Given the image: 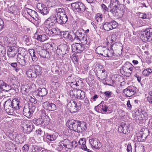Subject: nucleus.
<instances>
[{"mask_svg":"<svg viewBox=\"0 0 152 152\" xmlns=\"http://www.w3.org/2000/svg\"><path fill=\"white\" fill-rule=\"evenodd\" d=\"M38 92L39 96L41 97L46 95L47 93V90L44 88H39L38 90Z\"/></svg>","mask_w":152,"mask_h":152,"instance_id":"obj_39","label":"nucleus"},{"mask_svg":"<svg viewBox=\"0 0 152 152\" xmlns=\"http://www.w3.org/2000/svg\"><path fill=\"white\" fill-rule=\"evenodd\" d=\"M11 67L13 68V69L16 72H18L20 70V68L17 67V63H12L10 64Z\"/></svg>","mask_w":152,"mask_h":152,"instance_id":"obj_50","label":"nucleus"},{"mask_svg":"<svg viewBox=\"0 0 152 152\" xmlns=\"http://www.w3.org/2000/svg\"><path fill=\"white\" fill-rule=\"evenodd\" d=\"M101 6L104 12H109L110 11V7L107 8L105 5L103 4H102Z\"/></svg>","mask_w":152,"mask_h":152,"instance_id":"obj_58","label":"nucleus"},{"mask_svg":"<svg viewBox=\"0 0 152 152\" xmlns=\"http://www.w3.org/2000/svg\"><path fill=\"white\" fill-rule=\"evenodd\" d=\"M44 26L45 28H53L55 24L47 19L44 22Z\"/></svg>","mask_w":152,"mask_h":152,"instance_id":"obj_37","label":"nucleus"},{"mask_svg":"<svg viewBox=\"0 0 152 152\" xmlns=\"http://www.w3.org/2000/svg\"><path fill=\"white\" fill-rule=\"evenodd\" d=\"M34 38L37 40L42 42L46 40L48 37L45 34H41L38 31L34 34Z\"/></svg>","mask_w":152,"mask_h":152,"instance_id":"obj_19","label":"nucleus"},{"mask_svg":"<svg viewBox=\"0 0 152 152\" xmlns=\"http://www.w3.org/2000/svg\"><path fill=\"white\" fill-rule=\"evenodd\" d=\"M55 14L47 19L55 24L57 23L61 25L65 23L68 20L65 10L62 8L58 7L54 10Z\"/></svg>","mask_w":152,"mask_h":152,"instance_id":"obj_1","label":"nucleus"},{"mask_svg":"<svg viewBox=\"0 0 152 152\" xmlns=\"http://www.w3.org/2000/svg\"><path fill=\"white\" fill-rule=\"evenodd\" d=\"M78 42H80L81 43H83L85 45L86 44L88 45L90 43L89 38L85 34Z\"/></svg>","mask_w":152,"mask_h":152,"instance_id":"obj_31","label":"nucleus"},{"mask_svg":"<svg viewBox=\"0 0 152 152\" xmlns=\"http://www.w3.org/2000/svg\"><path fill=\"white\" fill-rule=\"evenodd\" d=\"M52 36L58 35L60 33L59 29L55 26L52 28Z\"/></svg>","mask_w":152,"mask_h":152,"instance_id":"obj_44","label":"nucleus"},{"mask_svg":"<svg viewBox=\"0 0 152 152\" xmlns=\"http://www.w3.org/2000/svg\"><path fill=\"white\" fill-rule=\"evenodd\" d=\"M134 67H130L122 69L125 72H126L128 76H130L132 72L134 70Z\"/></svg>","mask_w":152,"mask_h":152,"instance_id":"obj_41","label":"nucleus"},{"mask_svg":"<svg viewBox=\"0 0 152 152\" xmlns=\"http://www.w3.org/2000/svg\"><path fill=\"white\" fill-rule=\"evenodd\" d=\"M7 84L2 80H0V88L3 91H4Z\"/></svg>","mask_w":152,"mask_h":152,"instance_id":"obj_56","label":"nucleus"},{"mask_svg":"<svg viewBox=\"0 0 152 152\" xmlns=\"http://www.w3.org/2000/svg\"><path fill=\"white\" fill-rule=\"evenodd\" d=\"M129 124L127 122H122L118 128V130L120 133L127 134L130 132Z\"/></svg>","mask_w":152,"mask_h":152,"instance_id":"obj_11","label":"nucleus"},{"mask_svg":"<svg viewBox=\"0 0 152 152\" xmlns=\"http://www.w3.org/2000/svg\"><path fill=\"white\" fill-rule=\"evenodd\" d=\"M42 121L43 120L42 118H39L38 119H34L33 121V123L36 125H41L42 123Z\"/></svg>","mask_w":152,"mask_h":152,"instance_id":"obj_51","label":"nucleus"},{"mask_svg":"<svg viewBox=\"0 0 152 152\" xmlns=\"http://www.w3.org/2000/svg\"><path fill=\"white\" fill-rule=\"evenodd\" d=\"M117 39V36L116 34H113L111 36V40L113 42H114L116 41Z\"/></svg>","mask_w":152,"mask_h":152,"instance_id":"obj_61","label":"nucleus"},{"mask_svg":"<svg viewBox=\"0 0 152 152\" xmlns=\"http://www.w3.org/2000/svg\"><path fill=\"white\" fill-rule=\"evenodd\" d=\"M29 89H27L23 87L21 90V92L23 94L27 96L26 99H28L30 100V96H29Z\"/></svg>","mask_w":152,"mask_h":152,"instance_id":"obj_42","label":"nucleus"},{"mask_svg":"<svg viewBox=\"0 0 152 152\" xmlns=\"http://www.w3.org/2000/svg\"><path fill=\"white\" fill-rule=\"evenodd\" d=\"M67 106L69 111L72 113H74L78 111L76 107H75V104L73 103L72 100H71L67 104Z\"/></svg>","mask_w":152,"mask_h":152,"instance_id":"obj_29","label":"nucleus"},{"mask_svg":"<svg viewBox=\"0 0 152 152\" xmlns=\"http://www.w3.org/2000/svg\"><path fill=\"white\" fill-rule=\"evenodd\" d=\"M17 58L28 56V52L25 50L21 48H18Z\"/></svg>","mask_w":152,"mask_h":152,"instance_id":"obj_28","label":"nucleus"},{"mask_svg":"<svg viewBox=\"0 0 152 152\" xmlns=\"http://www.w3.org/2000/svg\"><path fill=\"white\" fill-rule=\"evenodd\" d=\"M132 66H133L129 62L127 61L124 64V66L122 67V69Z\"/></svg>","mask_w":152,"mask_h":152,"instance_id":"obj_62","label":"nucleus"},{"mask_svg":"<svg viewBox=\"0 0 152 152\" xmlns=\"http://www.w3.org/2000/svg\"><path fill=\"white\" fill-rule=\"evenodd\" d=\"M71 6L73 10L76 12H84L86 9V7L84 4L81 2H76L72 3Z\"/></svg>","mask_w":152,"mask_h":152,"instance_id":"obj_10","label":"nucleus"},{"mask_svg":"<svg viewBox=\"0 0 152 152\" xmlns=\"http://www.w3.org/2000/svg\"><path fill=\"white\" fill-rule=\"evenodd\" d=\"M79 124L78 132H82L86 129L87 127L85 122L80 121Z\"/></svg>","mask_w":152,"mask_h":152,"instance_id":"obj_35","label":"nucleus"},{"mask_svg":"<svg viewBox=\"0 0 152 152\" xmlns=\"http://www.w3.org/2000/svg\"><path fill=\"white\" fill-rule=\"evenodd\" d=\"M32 68H33L34 69V74H33L34 78H36L37 76L41 75L42 71L41 67L39 66L33 65L32 66Z\"/></svg>","mask_w":152,"mask_h":152,"instance_id":"obj_21","label":"nucleus"},{"mask_svg":"<svg viewBox=\"0 0 152 152\" xmlns=\"http://www.w3.org/2000/svg\"><path fill=\"white\" fill-rule=\"evenodd\" d=\"M18 48L16 47H10L7 50V54L9 58H13L18 53Z\"/></svg>","mask_w":152,"mask_h":152,"instance_id":"obj_17","label":"nucleus"},{"mask_svg":"<svg viewBox=\"0 0 152 152\" xmlns=\"http://www.w3.org/2000/svg\"><path fill=\"white\" fill-rule=\"evenodd\" d=\"M45 30L46 33L49 36H52L53 32H52V28H45Z\"/></svg>","mask_w":152,"mask_h":152,"instance_id":"obj_60","label":"nucleus"},{"mask_svg":"<svg viewBox=\"0 0 152 152\" xmlns=\"http://www.w3.org/2000/svg\"><path fill=\"white\" fill-rule=\"evenodd\" d=\"M69 141L68 140V139H65L63 140L62 141H61V144L63 145V146H64V147H66V143H69Z\"/></svg>","mask_w":152,"mask_h":152,"instance_id":"obj_64","label":"nucleus"},{"mask_svg":"<svg viewBox=\"0 0 152 152\" xmlns=\"http://www.w3.org/2000/svg\"><path fill=\"white\" fill-rule=\"evenodd\" d=\"M11 103L15 110L20 109V106H19V101L18 99H13L12 101H11Z\"/></svg>","mask_w":152,"mask_h":152,"instance_id":"obj_34","label":"nucleus"},{"mask_svg":"<svg viewBox=\"0 0 152 152\" xmlns=\"http://www.w3.org/2000/svg\"><path fill=\"white\" fill-rule=\"evenodd\" d=\"M50 106L49 107L48 110L50 111H54L56 110V105L55 104L53 103H50Z\"/></svg>","mask_w":152,"mask_h":152,"instance_id":"obj_57","label":"nucleus"},{"mask_svg":"<svg viewBox=\"0 0 152 152\" xmlns=\"http://www.w3.org/2000/svg\"><path fill=\"white\" fill-rule=\"evenodd\" d=\"M152 72V69L148 68L143 70L142 72V74L144 76H147L149 75Z\"/></svg>","mask_w":152,"mask_h":152,"instance_id":"obj_45","label":"nucleus"},{"mask_svg":"<svg viewBox=\"0 0 152 152\" xmlns=\"http://www.w3.org/2000/svg\"><path fill=\"white\" fill-rule=\"evenodd\" d=\"M45 49L49 53H54L55 52L56 48H54L52 44L46 43L44 45Z\"/></svg>","mask_w":152,"mask_h":152,"instance_id":"obj_24","label":"nucleus"},{"mask_svg":"<svg viewBox=\"0 0 152 152\" xmlns=\"http://www.w3.org/2000/svg\"><path fill=\"white\" fill-rule=\"evenodd\" d=\"M83 29H79L77 30L75 33L76 36V41L78 42L82 37L84 35L83 33Z\"/></svg>","mask_w":152,"mask_h":152,"instance_id":"obj_32","label":"nucleus"},{"mask_svg":"<svg viewBox=\"0 0 152 152\" xmlns=\"http://www.w3.org/2000/svg\"><path fill=\"white\" fill-rule=\"evenodd\" d=\"M110 12L113 16L118 18L121 17L118 10H122L124 5L121 4L118 0H111Z\"/></svg>","mask_w":152,"mask_h":152,"instance_id":"obj_2","label":"nucleus"},{"mask_svg":"<svg viewBox=\"0 0 152 152\" xmlns=\"http://www.w3.org/2000/svg\"><path fill=\"white\" fill-rule=\"evenodd\" d=\"M21 124L25 134H29L34 128L33 124L30 120H23L21 121Z\"/></svg>","mask_w":152,"mask_h":152,"instance_id":"obj_4","label":"nucleus"},{"mask_svg":"<svg viewBox=\"0 0 152 152\" xmlns=\"http://www.w3.org/2000/svg\"><path fill=\"white\" fill-rule=\"evenodd\" d=\"M86 141V138H83L80 139L78 142L80 145H83L81 147L82 149L89 152L90 151H91L87 148L86 146L85 145Z\"/></svg>","mask_w":152,"mask_h":152,"instance_id":"obj_30","label":"nucleus"},{"mask_svg":"<svg viewBox=\"0 0 152 152\" xmlns=\"http://www.w3.org/2000/svg\"><path fill=\"white\" fill-rule=\"evenodd\" d=\"M144 150V146L142 145L138 144L136 145L135 144V152H143Z\"/></svg>","mask_w":152,"mask_h":152,"instance_id":"obj_38","label":"nucleus"},{"mask_svg":"<svg viewBox=\"0 0 152 152\" xmlns=\"http://www.w3.org/2000/svg\"><path fill=\"white\" fill-rule=\"evenodd\" d=\"M37 7L38 9V12L43 15H47L49 12V10L46 6L43 4H38Z\"/></svg>","mask_w":152,"mask_h":152,"instance_id":"obj_16","label":"nucleus"},{"mask_svg":"<svg viewBox=\"0 0 152 152\" xmlns=\"http://www.w3.org/2000/svg\"><path fill=\"white\" fill-rule=\"evenodd\" d=\"M148 115L146 111H142L139 114V115L138 116V119L141 120L143 119H147Z\"/></svg>","mask_w":152,"mask_h":152,"instance_id":"obj_36","label":"nucleus"},{"mask_svg":"<svg viewBox=\"0 0 152 152\" xmlns=\"http://www.w3.org/2000/svg\"><path fill=\"white\" fill-rule=\"evenodd\" d=\"M117 26V23L115 21L113 20L111 22H105L103 24V28L105 30L108 31L115 28Z\"/></svg>","mask_w":152,"mask_h":152,"instance_id":"obj_12","label":"nucleus"},{"mask_svg":"<svg viewBox=\"0 0 152 152\" xmlns=\"http://www.w3.org/2000/svg\"><path fill=\"white\" fill-rule=\"evenodd\" d=\"M29 52L31 57L33 61H36L38 60V58L36 56L35 52L34 49H31L29 50Z\"/></svg>","mask_w":152,"mask_h":152,"instance_id":"obj_40","label":"nucleus"},{"mask_svg":"<svg viewBox=\"0 0 152 152\" xmlns=\"http://www.w3.org/2000/svg\"><path fill=\"white\" fill-rule=\"evenodd\" d=\"M72 50L76 53H81L87 48L88 47L83 43H75L72 45Z\"/></svg>","mask_w":152,"mask_h":152,"instance_id":"obj_5","label":"nucleus"},{"mask_svg":"<svg viewBox=\"0 0 152 152\" xmlns=\"http://www.w3.org/2000/svg\"><path fill=\"white\" fill-rule=\"evenodd\" d=\"M55 51L58 55H64L68 52V46L66 45H60L56 48Z\"/></svg>","mask_w":152,"mask_h":152,"instance_id":"obj_9","label":"nucleus"},{"mask_svg":"<svg viewBox=\"0 0 152 152\" xmlns=\"http://www.w3.org/2000/svg\"><path fill=\"white\" fill-rule=\"evenodd\" d=\"M105 70L104 69H100L96 70V75L98 78L101 80H104L106 77L107 74L104 73Z\"/></svg>","mask_w":152,"mask_h":152,"instance_id":"obj_22","label":"nucleus"},{"mask_svg":"<svg viewBox=\"0 0 152 152\" xmlns=\"http://www.w3.org/2000/svg\"><path fill=\"white\" fill-rule=\"evenodd\" d=\"M140 37L142 39L149 41L152 39V28H147L142 32Z\"/></svg>","mask_w":152,"mask_h":152,"instance_id":"obj_6","label":"nucleus"},{"mask_svg":"<svg viewBox=\"0 0 152 152\" xmlns=\"http://www.w3.org/2000/svg\"><path fill=\"white\" fill-rule=\"evenodd\" d=\"M77 80H78V78L76 77L73 78L71 82L70 83V84L71 86H72L73 85H76L77 84Z\"/></svg>","mask_w":152,"mask_h":152,"instance_id":"obj_59","label":"nucleus"},{"mask_svg":"<svg viewBox=\"0 0 152 152\" xmlns=\"http://www.w3.org/2000/svg\"><path fill=\"white\" fill-rule=\"evenodd\" d=\"M95 51L97 54L107 57L108 56V52L110 51L109 49H107L105 47L102 46L98 47Z\"/></svg>","mask_w":152,"mask_h":152,"instance_id":"obj_14","label":"nucleus"},{"mask_svg":"<svg viewBox=\"0 0 152 152\" xmlns=\"http://www.w3.org/2000/svg\"><path fill=\"white\" fill-rule=\"evenodd\" d=\"M33 74H34V72H33V70L31 69H28L26 72L27 75L29 77L34 78Z\"/></svg>","mask_w":152,"mask_h":152,"instance_id":"obj_53","label":"nucleus"},{"mask_svg":"<svg viewBox=\"0 0 152 152\" xmlns=\"http://www.w3.org/2000/svg\"><path fill=\"white\" fill-rule=\"evenodd\" d=\"M98 107H100L102 110L104 112H107V109L108 108V107L104 105H103L102 104V102L99 104L97 106L95 107V109H96Z\"/></svg>","mask_w":152,"mask_h":152,"instance_id":"obj_43","label":"nucleus"},{"mask_svg":"<svg viewBox=\"0 0 152 152\" xmlns=\"http://www.w3.org/2000/svg\"><path fill=\"white\" fill-rule=\"evenodd\" d=\"M136 91V88L133 86H129L124 90L123 92L126 97H131L134 95Z\"/></svg>","mask_w":152,"mask_h":152,"instance_id":"obj_13","label":"nucleus"},{"mask_svg":"<svg viewBox=\"0 0 152 152\" xmlns=\"http://www.w3.org/2000/svg\"><path fill=\"white\" fill-rule=\"evenodd\" d=\"M23 40L26 43L27 45H29L30 42V38L27 35H24L22 37Z\"/></svg>","mask_w":152,"mask_h":152,"instance_id":"obj_54","label":"nucleus"},{"mask_svg":"<svg viewBox=\"0 0 152 152\" xmlns=\"http://www.w3.org/2000/svg\"><path fill=\"white\" fill-rule=\"evenodd\" d=\"M26 10L28 14L34 20L36 21L39 20L37 17V13L36 11L29 8H27Z\"/></svg>","mask_w":152,"mask_h":152,"instance_id":"obj_27","label":"nucleus"},{"mask_svg":"<svg viewBox=\"0 0 152 152\" xmlns=\"http://www.w3.org/2000/svg\"><path fill=\"white\" fill-rule=\"evenodd\" d=\"M111 50L115 51L116 50H122V45L119 42L114 43L110 46Z\"/></svg>","mask_w":152,"mask_h":152,"instance_id":"obj_25","label":"nucleus"},{"mask_svg":"<svg viewBox=\"0 0 152 152\" xmlns=\"http://www.w3.org/2000/svg\"><path fill=\"white\" fill-rule=\"evenodd\" d=\"M76 36L75 33L74 32H70L69 35L68 39L72 42L76 41Z\"/></svg>","mask_w":152,"mask_h":152,"instance_id":"obj_46","label":"nucleus"},{"mask_svg":"<svg viewBox=\"0 0 152 152\" xmlns=\"http://www.w3.org/2000/svg\"><path fill=\"white\" fill-rule=\"evenodd\" d=\"M80 122L76 120L71 121L69 125V129L71 130L78 132Z\"/></svg>","mask_w":152,"mask_h":152,"instance_id":"obj_18","label":"nucleus"},{"mask_svg":"<svg viewBox=\"0 0 152 152\" xmlns=\"http://www.w3.org/2000/svg\"><path fill=\"white\" fill-rule=\"evenodd\" d=\"M35 109L36 107L33 103L31 104L28 103L26 104L23 108V114L27 118H29L32 116Z\"/></svg>","mask_w":152,"mask_h":152,"instance_id":"obj_3","label":"nucleus"},{"mask_svg":"<svg viewBox=\"0 0 152 152\" xmlns=\"http://www.w3.org/2000/svg\"><path fill=\"white\" fill-rule=\"evenodd\" d=\"M28 56L17 58L18 62L21 66H25L28 64Z\"/></svg>","mask_w":152,"mask_h":152,"instance_id":"obj_26","label":"nucleus"},{"mask_svg":"<svg viewBox=\"0 0 152 152\" xmlns=\"http://www.w3.org/2000/svg\"><path fill=\"white\" fill-rule=\"evenodd\" d=\"M72 102L75 104V107H76V108L78 110L80 109L82 105V103L78 101H75L72 100Z\"/></svg>","mask_w":152,"mask_h":152,"instance_id":"obj_48","label":"nucleus"},{"mask_svg":"<svg viewBox=\"0 0 152 152\" xmlns=\"http://www.w3.org/2000/svg\"><path fill=\"white\" fill-rule=\"evenodd\" d=\"M105 96L107 98H110L111 97L112 92L111 91H107L104 92Z\"/></svg>","mask_w":152,"mask_h":152,"instance_id":"obj_63","label":"nucleus"},{"mask_svg":"<svg viewBox=\"0 0 152 152\" xmlns=\"http://www.w3.org/2000/svg\"><path fill=\"white\" fill-rule=\"evenodd\" d=\"M42 148L40 147L37 145L33 146L32 148V152H39L40 151Z\"/></svg>","mask_w":152,"mask_h":152,"instance_id":"obj_49","label":"nucleus"},{"mask_svg":"<svg viewBox=\"0 0 152 152\" xmlns=\"http://www.w3.org/2000/svg\"><path fill=\"white\" fill-rule=\"evenodd\" d=\"M50 103L48 102L45 101V102L42 103V106L46 110H48Z\"/></svg>","mask_w":152,"mask_h":152,"instance_id":"obj_52","label":"nucleus"},{"mask_svg":"<svg viewBox=\"0 0 152 152\" xmlns=\"http://www.w3.org/2000/svg\"><path fill=\"white\" fill-rule=\"evenodd\" d=\"M149 134V130L148 129H142L137 134L138 141L139 142L144 141Z\"/></svg>","mask_w":152,"mask_h":152,"instance_id":"obj_7","label":"nucleus"},{"mask_svg":"<svg viewBox=\"0 0 152 152\" xmlns=\"http://www.w3.org/2000/svg\"><path fill=\"white\" fill-rule=\"evenodd\" d=\"M37 52L40 56L43 58H48L50 56V53L45 49H42V47L41 46L39 47Z\"/></svg>","mask_w":152,"mask_h":152,"instance_id":"obj_20","label":"nucleus"},{"mask_svg":"<svg viewBox=\"0 0 152 152\" xmlns=\"http://www.w3.org/2000/svg\"><path fill=\"white\" fill-rule=\"evenodd\" d=\"M89 142L92 148L99 149L102 147L101 143L97 138L90 139L89 140Z\"/></svg>","mask_w":152,"mask_h":152,"instance_id":"obj_15","label":"nucleus"},{"mask_svg":"<svg viewBox=\"0 0 152 152\" xmlns=\"http://www.w3.org/2000/svg\"><path fill=\"white\" fill-rule=\"evenodd\" d=\"M11 100L10 99L6 101L4 103V107L6 113L10 115H13L15 110L11 105Z\"/></svg>","mask_w":152,"mask_h":152,"instance_id":"obj_8","label":"nucleus"},{"mask_svg":"<svg viewBox=\"0 0 152 152\" xmlns=\"http://www.w3.org/2000/svg\"><path fill=\"white\" fill-rule=\"evenodd\" d=\"M96 19L98 22H100L102 20V14L98 13L96 15Z\"/></svg>","mask_w":152,"mask_h":152,"instance_id":"obj_55","label":"nucleus"},{"mask_svg":"<svg viewBox=\"0 0 152 152\" xmlns=\"http://www.w3.org/2000/svg\"><path fill=\"white\" fill-rule=\"evenodd\" d=\"M75 92L74 94H75ZM77 95H73L72 98L75 99H83L85 97V93L84 91H81L80 90H77V92H76Z\"/></svg>","mask_w":152,"mask_h":152,"instance_id":"obj_23","label":"nucleus"},{"mask_svg":"<svg viewBox=\"0 0 152 152\" xmlns=\"http://www.w3.org/2000/svg\"><path fill=\"white\" fill-rule=\"evenodd\" d=\"M46 134V138L50 141L55 140L57 138L58 135V134L56 132L54 133L53 134L47 133Z\"/></svg>","mask_w":152,"mask_h":152,"instance_id":"obj_33","label":"nucleus"},{"mask_svg":"<svg viewBox=\"0 0 152 152\" xmlns=\"http://www.w3.org/2000/svg\"><path fill=\"white\" fill-rule=\"evenodd\" d=\"M41 114V118L43 119H49V117L46 114L45 111L44 110L40 111Z\"/></svg>","mask_w":152,"mask_h":152,"instance_id":"obj_47","label":"nucleus"}]
</instances>
